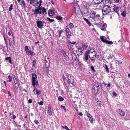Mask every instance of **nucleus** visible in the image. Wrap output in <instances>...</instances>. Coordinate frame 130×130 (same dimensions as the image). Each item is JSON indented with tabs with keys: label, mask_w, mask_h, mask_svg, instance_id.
Wrapping results in <instances>:
<instances>
[{
	"label": "nucleus",
	"mask_w": 130,
	"mask_h": 130,
	"mask_svg": "<svg viewBox=\"0 0 130 130\" xmlns=\"http://www.w3.org/2000/svg\"><path fill=\"white\" fill-rule=\"evenodd\" d=\"M7 29L8 30H7L6 31L7 32L8 31V35L10 34H12V33L11 29L8 26L7 28H6V30Z\"/></svg>",
	"instance_id": "29"
},
{
	"label": "nucleus",
	"mask_w": 130,
	"mask_h": 130,
	"mask_svg": "<svg viewBox=\"0 0 130 130\" xmlns=\"http://www.w3.org/2000/svg\"><path fill=\"white\" fill-rule=\"evenodd\" d=\"M48 113L50 116H51L52 114V112L51 110V107L50 106L48 107Z\"/></svg>",
	"instance_id": "23"
},
{
	"label": "nucleus",
	"mask_w": 130,
	"mask_h": 130,
	"mask_svg": "<svg viewBox=\"0 0 130 130\" xmlns=\"http://www.w3.org/2000/svg\"><path fill=\"white\" fill-rule=\"evenodd\" d=\"M62 127L63 129H66V130H67V129H68V127L67 126H62Z\"/></svg>",
	"instance_id": "64"
},
{
	"label": "nucleus",
	"mask_w": 130,
	"mask_h": 130,
	"mask_svg": "<svg viewBox=\"0 0 130 130\" xmlns=\"http://www.w3.org/2000/svg\"><path fill=\"white\" fill-rule=\"evenodd\" d=\"M101 41L104 43H105L107 39H104V36H101L100 38Z\"/></svg>",
	"instance_id": "27"
},
{
	"label": "nucleus",
	"mask_w": 130,
	"mask_h": 130,
	"mask_svg": "<svg viewBox=\"0 0 130 130\" xmlns=\"http://www.w3.org/2000/svg\"><path fill=\"white\" fill-rule=\"evenodd\" d=\"M72 59L73 60H75L77 58L76 55L74 53H72L71 54Z\"/></svg>",
	"instance_id": "21"
},
{
	"label": "nucleus",
	"mask_w": 130,
	"mask_h": 130,
	"mask_svg": "<svg viewBox=\"0 0 130 130\" xmlns=\"http://www.w3.org/2000/svg\"><path fill=\"white\" fill-rule=\"evenodd\" d=\"M22 3L20 4L21 5H22V4L23 6H22V7H23V8H24L25 7V2L24 0H22L21 1Z\"/></svg>",
	"instance_id": "31"
},
{
	"label": "nucleus",
	"mask_w": 130,
	"mask_h": 130,
	"mask_svg": "<svg viewBox=\"0 0 130 130\" xmlns=\"http://www.w3.org/2000/svg\"><path fill=\"white\" fill-rule=\"evenodd\" d=\"M39 2V4L37 8L35 10H32V12H34V14H34L35 15V17H36L37 16V15L38 14L39 15L42 14H44V13H45L46 14H47V11L43 7H40L42 2V0H40Z\"/></svg>",
	"instance_id": "1"
},
{
	"label": "nucleus",
	"mask_w": 130,
	"mask_h": 130,
	"mask_svg": "<svg viewBox=\"0 0 130 130\" xmlns=\"http://www.w3.org/2000/svg\"><path fill=\"white\" fill-rule=\"evenodd\" d=\"M56 18L57 20H59L61 21L63 19L62 17L60 15H57L56 17Z\"/></svg>",
	"instance_id": "30"
},
{
	"label": "nucleus",
	"mask_w": 130,
	"mask_h": 130,
	"mask_svg": "<svg viewBox=\"0 0 130 130\" xmlns=\"http://www.w3.org/2000/svg\"><path fill=\"white\" fill-rule=\"evenodd\" d=\"M33 66L32 67H35L36 64V61L35 60H34L33 61Z\"/></svg>",
	"instance_id": "48"
},
{
	"label": "nucleus",
	"mask_w": 130,
	"mask_h": 130,
	"mask_svg": "<svg viewBox=\"0 0 130 130\" xmlns=\"http://www.w3.org/2000/svg\"><path fill=\"white\" fill-rule=\"evenodd\" d=\"M122 41H123L125 39V35L123 34V35H122Z\"/></svg>",
	"instance_id": "54"
},
{
	"label": "nucleus",
	"mask_w": 130,
	"mask_h": 130,
	"mask_svg": "<svg viewBox=\"0 0 130 130\" xmlns=\"http://www.w3.org/2000/svg\"><path fill=\"white\" fill-rule=\"evenodd\" d=\"M37 76L35 74L32 73V85H34L35 83V81H36Z\"/></svg>",
	"instance_id": "15"
},
{
	"label": "nucleus",
	"mask_w": 130,
	"mask_h": 130,
	"mask_svg": "<svg viewBox=\"0 0 130 130\" xmlns=\"http://www.w3.org/2000/svg\"><path fill=\"white\" fill-rule=\"evenodd\" d=\"M94 18L92 20V21H91L90 23H93L95 24H99V22L100 21V15L99 14H96V15L94 16Z\"/></svg>",
	"instance_id": "5"
},
{
	"label": "nucleus",
	"mask_w": 130,
	"mask_h": 130,
	"mask_svg": "<svg viewBox=\"0 0 130 130\" xmlns=\"http://www.w3.org/2000/svg\"><path fill=\"white\" fill-rule=\"evenodd\" d=\"M39 85V84L38 83V82L37 80L36 81H35V83L34 85V86H35V85H38V86Z\"/></svg>",
	"instance_id": "56"
},
{
	"label": "nucleus",
	"mask_w": 130,
	"mask_h": 130,
	"mask_svg": "<svg viewBox=\"0 0 130 130\" xmlns=\"http://www.w3.org/2000/svg\"><path fill=\"white\" fill-rule=\"evenodd\" d=\"M34 122V123L36 124H37L39 123V122L38 120H35Z\"/></svg>",
	"instance_id": "55"
},
{
	"label": "nucleus",
	"mask_w": 130,
	"mask_h": 130,
	"mask_svg": "<svg viewBox=\"0 0 130 130\" xmlns=\"http://www.w3.org/2000/svg\"><path fill=\"white\" fill-rule=\"evenodd\" d=\"M24 49L25 50L26 53L28 55L29 54V52L30 51L28 48V46H26L24 47Z\"/></svg>",
	"instance_id": "20"
},
{
	"label": "nucleus",
	"mask_w": 130,
	"mask_h": 130,
	"mask_svg": "<svg viewBox=\"0 0 130 130\" xmlns=\"http://www.w3.org/2000/svg\"><path fill=\"white\" fill-rule=\"evenodd\" d=\"M65 29L67 37L68 38H69L71 36V32L67 26H66Z\"/></svg>",
	"instance_id": "11"
},
{
	"label": "nucleus",
	"mask_w": 130,
	"mask_h": 130,
	"mask_svg": "<svg viewBox=\"0 0 130 130\" xmlns=\"http://www.w3.org/2000/svg\"><path fill=\"white\" fill-rule=\"evenodd\" d=\"M98 104L101 107L102 105V103L101 101H99L98 102Z\"/></svg>",
	"instance_id": "51"
},
{
	"label": "nucleus",
	"mask_w": 130,
	"mask_h": 130,
	"mask_svg": "<svg viewBox=\"0 0 130 130\" xmlns=\"http://www.w3.org/2000/svg\"><path fill=\"white\" fill-rule=\"evenodd\" d=\"M121 12V15L122 16H123L124 17H125L126 16V13L125 11H121V10H120Z\"/></svg>",
	"instance_id": "28"
},
{
	"label": "nucleus",
	"mask_w": 130,
	"mask_h": 130,
	"mask_svg": "<svg viewBox=\"0 0 130 130\" xmlns=\"http://www.w3.org/2000/svg\"><path fill=\"white\" fill-rule=\"evenodd\" d=\"M113 7V9L114 11L119 15L120 14L119 13V11L120 10L121 8L120 5L119 4L114 5Z\"/></svg>",
	"instance_id": "10"
},
{
	"label": "nucleus",
	"mask_w": 130,
	"mask_h": 130,
	"mask_svg": "<svg viewBox=\"0 0 130 130\" xmlns=\"http://www.w3.org/2000/svg\"><path fill=\"white\" fill-rule=\"evenodd\" d=\"M90 68H91V69L92 70V71L93 72H95V70L94 68V67L92 65V66H91L90 67Z\"/></svg>",
	"instance_id": "49"
},
{
	"label": "nucleus",
	"mask_w": 130,
	"mask_h": 130,
	"mask_svg": "<svg viewBox=\"0 0 130 130\" xmlns=\"http://www.w3.org/2000/svg\"><path fill=\"white\" fill-rule=\"evenodd\" d=\"M62 78L64 81V83L65 85H68V80L66 79V78L65 77L64 75H62Z\"/></svg>",
	"instance_id": "22"
},
{
	"label": "nucleus",
	"mask_w": 130,
	"mask_h": 130,
	"mask_svg": "<svg viewBox=\"0 0 130 130\" xmlns=\"http://www.w3.org/2000/svg\"><path fill=\"white\" fill-rule=\"evenodd\" d=\"M99 25L100 26L101 30L102 31H104L107 26L106 24L105 23H100Z\"/></svg>",
	"instance_id": "16"
},
{
	"label": "nucleus",
	"mask_w": 130,
	"mask_h": 130,
	"mask_svg": "<svg viewBox=\"0 0 130 130\" xmlns=\"http://www.w3.org/2000/svg\"><path fill=\"white\" fill-rule=\"evenodd\" d=\"M49 70L48 67H46L45 69L44 72H46L47 74H48L49 73Z\"/></svg>",
	"instance_id": "35"
},
{
	"label": "nucleus",
	"mask_w": 130,
	"mask_h": 130,
	"mask_svg": "<svg viewBox=\"0 0 130 130\" xmlns=\"http://www.w3.org/2000/svg\"><path fill=\"white\" fill-rule=\"evenodd\" d=\"M61 108H63V109H64V110L65 111V112L66 111V109L65 108V106L62 105L61 106Z\"/></svg>",
	"instance_id": "58"
},
{
	"label": "nucleus",
	"mask_w": 130,
	"mask_h": 130,
	"mask_svg": "<svg viewBox=\"0 0 130 130\" xmlns=\"http://www.w3.org/2000/svg\"><path fill=\"white\" fill-rule=\"evenodd\" d=\"M105 43L106 44H113V43L112 41H108L107 40Z\"/></svg>",
	"instance_id": "34"
},
{
	"label": "nucleus",
	"mask_w": 130,
	"mask_h": 130,
	"mask_svg": "<svg viewBox=\"0 0 130 130\" xmlns=\"http://www.w3.org/2000/svg\"><path fill=\"white\" fill-rule=\"evenodd\" d=\"M13 80L14 81V83L17 82H18V78L16 77L15 75H14L13 77Z\"/></svg>",
	"instance_id": "39"
},
{
	"label": "nucleus",
	"mask_w": 130,
	"mask_h": 130,
	"mask_svg": "<svg viewBox=\"0 0 130 130\" xmlns=\"http://www.w3.org/2000/svg\"><path fill=\"white\" fill-rule=\"evenodd\" d=\"M30 3L31 4H33L34 3V0H30Z\"/></svg>",
	"instance_id": "61"
},
{
	"label": "nucleus",
	"mask_w": 130,
	"mask_h": 130,
	"mask_svg": "<svg viewBox=\"0 0 130 130\" xmlns=\"http://www.w3.org/2000/svg\"><path fill=\"white\" fill-rule=\"evenodd\" d=\"M95 52V51L93 50V51L92 52L90 50H87L86 51L84 54V57H83V59L84 60L87 61L89 57L90 56V54H93V52Z\"/></svg>",
	"instance_id": "4"
},
{
	"label": "nucleus",
	"mask_w": 130,
	"mask_h": 130,
	"mask_svg": "<svg viewBox=\"0 0 130 130\" xmlns=\"http://www.w3.org/2000/svg\"><path fill=\"white\" fill-rule=\"evenodd\" d=\"M13 5L12 4H11L10 5V6L9 9V11H11L13 9Z\"/></svg>",
	"instance_id": "45"
},
{
	"label": "nucleus",
	"mask_w": 130,
	"mask_h": 130,
	"mask_svg": "<svg viewBox=\"0 0 130 130\" xmlns=\"http://www.w3.org/2000/svg\"><path fill=\"white\" fill-rule=\"evenodd\" d=\"M69 26L70 29H71L73 28L74 26L73 25V24L72 23H70L69 25Z\"/></svg>",
	"instance_id": "37"
},
{
	"label": "nucleus",
	"mask_w": 130,
	"mask_h": 130,
	"mask_svg": "<svg viewBox=\"0 0 130 130\" xmlns=\"http://www.w3.org/2000/svg\"><path fill=\"white\" fill-rule=\"evenodd\" d=\"M88 8H86L85 9V10L84 11V14L87 13L88 12Z\"/></svg>",
	"instance_id": "52"
},
{
	"label": "nucleus",
	"mask_w": 130,
	"mask_h": 130,
	"mask_svg": "<svg viewBox=\"0 0 130 130\" xmlns=\"http://www.w3.org/2000/svg\"><path fill=\"white\" fill-rule=\"evenodd\" d=\"M45 23L43 21L39 20L37 21L36 23L37 27L41 29L43 26V23Z\"/></svg>",
	"instance_id": "12"
},
{
	"label": "nucleus",
	"mask_w": 130,
	"mask_h": 130,
	"mask_svg": "<svg viewBox=\"0 0 130 130\" xmlns=\"http://www.w3.org/2000/svg\"><path fill=\"white\" fill-rule=\"evenodd\" d=\"M105 69L106 70V72L108 73H109V69L106 64H105Z\"/></svg>",
	"instance_id": "38"
},
{
	"label": "nucleus",
	"mask_w": 130,
	"mask_h": 130,
	"mask_svg": "<svg viewBox=\"0 0 130 130\" xmlns=\"http://www.w3.org/2000/svg\"><path fill=\"white\" fill-rule=\"evenodd\" d=\"M64 100V98L61 96H60L58 98V100L60 101H62Z\"/></svg>",
	"instance_id": "40"
},
{
	"label": "nucleus",
	"mask_w": 130,
	"mask_h": 130,
	"mask_svg": "<svg viewBox=\"0 0 130 130\" xmlns=\"http://www.w3.org/2000/svg\"><path fill=\"white\" fill-rule=\"evenodd\" d=\"M50 62L45 63V67H49L50 66Z\"/></svg>",
	"instance_id": "41"
},
{
	"label": "nucleus",
	"mask_w": 130,
	"mask_h": 130,
	"mask_svg": "<svg viewBox=\"0 0 130 130\" xmlns=\"http://www.w3.org/2000/svg\"><path fill=\"white\" fill-rule=\"evenodd\" d=\"M59 31V33L58 34H59V37H60L61 36V34L62 33L64 32L62 30H60Z\"/></svg>",
	"instance_id": "46"
},
{
	"label": "nucleus",
	"mask_w": 130,
	"mask_h": 130,
	"mask_svg": "<svg viewBox=\"0 0 130 130\" xmlns=\"http://www.w3.org/2000/svg\"><path fill=\"white\" fill-rule=\"evenodd\" d=\"M112 94L114 96H115V97H116L117 95V94L114 92H113Z\"/></svg>",
	"instance_id": "62"
},
{
	"label": "nucleus",
	"mask_w": 130,
	"mask_h": 130,
	"mask_svg": "<svg viewBox=\"0 0 130 130\" xmlns=\"http://www.w3.org/2000/svg\"><path fill=\"white\" fill-rule=\"evenodd\" d=\"M47 19L50 21L51 22H53L54 21V20L53 19H51L49 18V17H47Z\"/></svg>",
	"instance_id": "50"
},
{
	"label": "nucleus",
	"mask_w": 130,
	"mask_h": 130,
	"mask_svg": "<svg viewBox=\"0 0 130 130\" xmlns=\"http://www.w3.org/2000/svg\"><path fill=\"white\" fill-rule=\"evenodd\" d=\"M36 94L38 95H39L41 93V91L38 90L37 89H36Z\"/></svg>",
	"instance_id": "36"
},
{
	"label": "nucleus",
	"mask_w": 130,
	"mask_h": 130,
	"mask_svg": "<svg viewBox=\"0 0 130 130\" xmlns=\"http://www.w3.org/2000/svg\"><path fill=\"white\" fill-rule=\"evenodd\" d=\"M34 53L32 51L30 50L29 52V54H30L31 56H33L34 55L33 54Z\"/></svg>",
	"instance_id": "57"
},
{
	"label": "nucleus",
	"mask_w": 130,
	"mask_h": 130,
	"mask_svg": "<svg viewBox=\"0 0 130 130\" xmlns=\"http://www.w3.org/2000/svg\"><path fill=\"white\" fill-rule=\"evenodd\" d=\"M112 2L113 3H119V0H111Z\"/></svg>",
	"instance_id": "44"
},
{
	"label": "nucleus",
	"mask_w": 130,
	"mask_h": 130,
	"mask_svg": "<svg viewBox=\"0 0 130 130\" xmlns=\"http://www.w3.org/2000/svg\"><path fill=\"white\" fill-rule=\"evenodd\" d=\"M38 103L39 104V105H42L43 104V102L42 101H41L40 102H38Z\"/></svg>",
	"instance_id": "59"
},
{
	"label": "nucleus",
	"mask_w": 130,
	"mask_h": 130,
	"mask_svg": "<svg viewBox=\"0 0 130 130\" xmlns=\"http://www.w3.org/2000/svg\"><path fill=\"white\" fill-rule=\"evenodd\" d=\"M8 78L9 79L8 81L10 82L12 81V76H11L10 75H9L8 77Z\"/></svg>",
	"instance_id": "42"
},
{
	"label": "nucleus",
	"mask_w": 130,
	"mask_h": 130,
	"mask_svg": "<svg viewBox=\"0 0 130 130\" xmlns=\"http://www.w3.org/2000/svg\"><path fill=\"white\" fill-rule=\"evenodd\" d=\"M78 55H82L83 53L82 49L80 47H79L78 48V50L76 51Z\"/></svg>",
	"instance_id": "17"
},
{
	"label": "nucleus",
	"mask_w": 130,
	"mask_h": 130,
	"mask_svg": "<svg viewBox=\"0 0 130 130\" xmlns=\"http://www.w3.org/2000/svg\"><path fill=\"white\" fill-rule=\"evenodd\" d=\"M7 37L9 41H11V42H12L13 43H14V37L12 33V34H8L7 36Z\"/></svg>",
	"instance_id": "13"
},
{
	"label": "nucleus",
	"mask_w": 130,
	"mask_h": 130,
	"mask_svg": "<svg viewBox=\"0 0 130 130\" xmlns=\"http://www.w3.org/2000/svg\"><path fill=\"white\" fill-rule=\"evenodd\" d=\"M81 47L84 50H85L88 47V46L86 44H82Z\"/></svg>",
	"instance_id": "25"
},
{
	"label": "nucleus",
	"mask_w": 130,
	"mask_h": 130,
	"mask_svg": "<svg viewBox=\"0 0 130 130\" xmlns=\"http://www.w3.org/2000/svg\"><path fill=\"white\" fill-rule=\"evenodd\" d=\"M86 115L87 116V117L89 118H90V117H91L92 116L91 115L90 113H87V114Z\"/></svg>",
	"instance_id": "53"
},
{
	"label": "nucleus",
	"mask_w": 130,
	"mask_h": 130,
	"mask_svg": "<svg viewBox=\"0 0 130 130\" xmlns=\"http://www.w3.org/2000/svg\"><path fill=\"white\" fill-rule=\"evenodd\" d=\"M74 12H75V14L77 16H78L80 15L81 10L79 6L77 3L74 4Z\"/></svg>",
	"instance_id": "9"
},
{
	"label": "nucleus",
	"mask_w": 130,
	"mask_h": 130,
	"mask_svg": "<svg viewBox=\"0 0 130 130\" xmlns=\"http://www.w3.org/2000/svg\"><path fill=\"white\" fill-rule=\"evenodd\" d=\"M96 12L94 11H91L90 13L89 14V19H87L86 18L84 17L83 19L85 21L86 23L89 26H91L92 25V23H90L91 21H92V20L94 17L95 15H96Z\"/></svg>",
	"instance_id": "2"
},
{
	"label": "nucleus",
	"mask_w": 130,
	"mask_h": 130,
	"mask_svg": "<svg viewBox=\"0 0 130 130\" xmlns=\"http://www.w3.org/2000/svg\"><path fill=\"white\" fill-rule=\"evenodd\" d=\"M32 101L31 99H29L28 101V103H29L30 104L32 103Z\"/></svg>",
	"instance_id": "60"
},
{
	"label": "nucleus",
	"mask_w": 130,
	"mask_h": 130,
	"mask_svg": "<svg viewBox=\"0 0 130 130\" xmlns=\"http://www.w3.org/2000/svg\"><path fill=\"white\" fill-rule=\"evenodd\" d=\"M45 60H50V59L48 55H47L45 56Z\"/></svg>",
	"instance_id": "47"
},
{
	"label": "nucleus",
	"mask_w": 130,
	"mask_h": 130,
	"mask_svg": "<svg viewBox=\"0 0 130 130\" xmlns=\"http://www.w3.org/2000/svg\"><path fill=\"white\" fill-rule=\"evenodd\" d=\"M67 78L68 80V85H65L67 87H68L69 86L70 84L71 83L72 85L73 86H75V85L74 82V77L72 76L71 75L69 74L67 76Z\"/></svg>",
	"instance_id": "6"
},
{
	"label": "nucleus",
	"mask_w": 130,
	"mask_h": 130,
	"mask_svg": "<svg viewBox=\"0 0 130 130\" xmlns=\"http://www.w3.org/2000/svg\"><path fill=\"white\" fill-rule=\"evenodd\" d=\"M96 4H98L97 6H96V7H97V8L101 9L102 8H103L104 6H103V4L102 3H99Z\"/></svg>",
	"instance_id": "24"
},
{
	"label": "nucleus",
	"mask_w": 130,
	"mask_h": 130,
	"mask_svg": "<svg viewBox=\"0 0 130 130\" xmlns=\"http://www.w3.org/2000/svg\"><path fill=\"white\" fill-rule=\"evenodd\" d=\"M11 58L10 57H7L5 58V60H9Z\"/></svg>",
	"instance_id": "63"
},
{
	"label": "nucleus",
	"mask_w": 130,
	"mask_h": 130,
	"mask_svg": "<svg viewBox=\"0 0 130 130\" xmlns=\"http://www.w3.org/2000/svg\"><path fill=\"white\" fill-rule=\"evenodd\" d=\"M96 54H93V53L92 54H90V56H89L91 60L92 61L93 63H94V60L96 58Z\"/></svg>",
	"instance_id": "14"
},
{
	"label": "nucleus",
	"mask_w": 130,
	"mask_h": 130,
	"mask_svg": "<svg viewBox=\"0 0 130 130\" xmlns=\"http://www.w3.org/2000/svg\"><path fill=\"white\" fill-rule=\"evenodd\" d=\"M14 83L15 84V87L16 89H17L18 88L20 84L18 82H16L15 83Z\"/></svg>",
	"instance_id": "33"
},
{
	"label": "nucleus",
	"mask_w": 130,
	"mask_h": 130,
	"mask_svg": "<svg viewBox=\"0 0 130 130\" xmlns=\"http://www.w3.org/2000/svg\"><path fill=\"white\" fill-rule=\"evenodd\" d=\"M111 8L108 5L104 6L102 10L103 14L104 15H105L111 12Z\"/></svg>",
	"instance_id": "3"
},
{
	"label": "nucleus",
	"mask_w": 130,
	"mask_h": 130,
	"mask_svg": "<svg viewBox=\"0 0 130 130\" xmlns=\"http://www.w3.org/2000/svg\"><path fill=\"white\" fill-rule=\"evenodd\" d=\"M89 120L91 123H93V118L92 116L91 117L89 118Z\"/></svg>",
	"instance_id": "43"
},
{
	"label": "nucleus",
	"mask_w": 130,
	"mask_h": 130,
	"mask_svg": "<svg viewBox=\"0 0 130 130\" xmlns=\"http://www.w3.org/2000/svg\"><path fill=\"white\" fill-rule=\"evenodd\" d=\"M61 53L63 55L62 59L64 61H68L69 59L68 53L67 52V50L64 49L61 51Z\"/></svg>",
	"instance_id": "7"
},
{
	"label": "nucleus",
	"mask_w": 130,
	"mask_h": 130,
	"mask_svg": "<svg viewBox=\"0 0 130 130\" xmlns=\"http://www.w3.org/2000/svg\"><path fill=\"white\" fill-rule=\"evenodd\" d=\"M117 111L118 112L119 114L121 116H124L125 115L124 112L122 110L120 109H118Z\"/></svg>",
	"instance_id": "19"
},
{
	"label": "nucleus",
	"mask_w": 130,
	"mask_h": 130,
	"mask_svg": "<svg viewBox=\"0 0 130 130\" xmlns=\"http://www.w3.org/2000/svg\"><path fill=\"white\" fill-rule=\"evenodd\" d=\"M95 3H101L103 1V0H93Z\"/></svg>",
	"instance_id": "32"
},
{
	"label": "nucleus",
	"mask_w": 130,
	"mask_h": 130,
	"mask_svg": "<svg viewBox=\"0 0 130 130\" xmlns=\"http://www.w3.org/2000/svg\"><path fill=\"white\" fill-rule=\"evenodd\" d=\"M104 4H105L109 5L111 3V2L110 0H103Z\"/></svg>",
	"instance_id": "26"
},
{
	"label": "nucleus",
	"mask_w": 130,
	"mask_h": 130,
	"mask_svg": "<svg viewBox=\"0 0 130 130\" xmlns=\"http://www.w3.org/2000/svg\"><path fill=\"white\" fill-rule=\"evenodd\" d=\"M98 83V82H95L93 86L92 91L94 94H97L99 91V87Z\"/></svg>",
	"instance_id": "8"
},
{
	"label": "nucleus",
	"mask_w": 130,
	"mask_h": 130,
	"mask_svg": "<svg viewBox=\"0 0 130 130\" xmlns=\"http://www.w3.org/2000/svg\"><path fill=\"white\" fill-rule=\"evenodd\" d=\"M55 10H50L48 11V14L50 16H52L55 14Z\"/></svg>",
	"instance_id": "18"
}]
</instances>
